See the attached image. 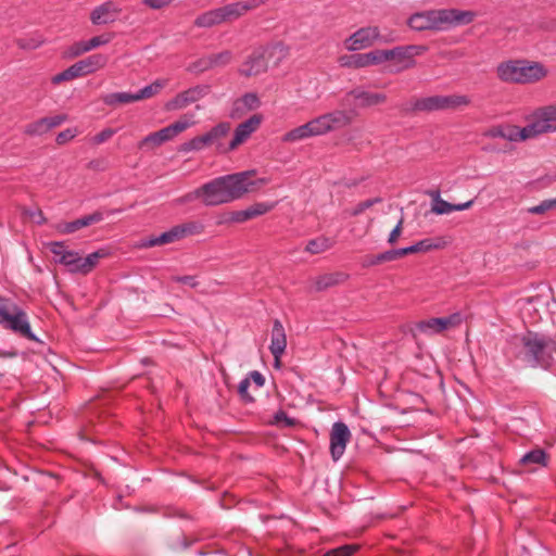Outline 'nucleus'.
Returning <instances> with one entry per match:
<instances>
[{
	"mask_svg": "<svg viewBox=\"0 0 556 556\" xmlns=\"http://www.w3.org/2000/svg\"><path fill=\"white\" fill-rule=\"evenodd\" d=\"M253 170L225 175L201 186L202 203L205 206H217L241 199L254 182L250 177Z\"/></svg>",
	"mask_w": 556,
	"mask_h": 556,
	"instance_id": "nucleus-1",
	"label": "nucleus"
},
{
	"mask_svg": "<svg viewBox=\"0 0 556 556\" xmlns=\"http://www.w3.org/2000/svg\"><path fill=\"white\" fill-rule=\"evenodd\" d=\"M475 16L472 11L458 9L428 10L414 13L407 25L416 31L445 30L453 26L467 25Z\"/></svg>",
	"mask_w": 556,
	"mask_h": 556,
	"instance_id": "nucleus-2",
	"label": "nucleus"
},
{
	"mask_svg": "<svg viewBox=\"0 0 556 556\" xmlns=\"http://www.w3.org/2000/svg\"><path fill=\"white\" fill-rule=\"evenodd\" d=\"M495 72L501 81L518 85L535 84L548 75L545 65L526 59L501 62L497 64Z\"/></svg>",
	"mask_w": 556,
	"mask_h": 556,
	"instance_id": "nucleus-3",
	"label": "nucleus"
},
{
	"mask_svg": "<svg viewBox=\"0 0 556 556\" xmlns=\"http://www.w3.org/2000/svg\"><path fill=\"white\" fill-rule=\"evenodd\" d=\"M520 356L532 367L548 368L556 355V341L551 337L528 332L520 339Z\"/></svg>",
	"mask_w": 556,
	"mask_h": 556,
	"instance_id": "nucleus-4",
	"label": "nucleus"
},
{
	"mask_svg": "<svg viewBox=\"0 0 556 556\" xmlns=\"http://www.w3.org/2000/svg\"><path fill=\"white\" fill-rule=\"evenodd\" d=\"M0 326L30 341H38L31 331L27 313L16 303L5 299H0Z\"/></svg>",
	"mask_w": 556,
	"mask_h": 556,
	"instance_id": "nucleus-5",
	"label": "nucleus"
},
{
	"mask_svg": "<svg viewBox=\"0 0 556 556\" xmlns=\"http://www.w3.org/2000/svg\"><path fill=\"white\" fill-rule=\"evenodd\" d=\"M288 49L285 45L278 42L268 47H260L252 51L240 67V74L247 77L256 76L267 71L268 62L277 56V63L286 58Z\"/></svg>",
	"mask_w": 556,
	"mask_h": 556,
	"instance_id": "nucleus-6",
	"label": "nucleus"
},
{
	"mask_svg": "<svg viewBox=\"0 0 556 556\" xmlns=\"http://www.w3.org/2000/svg\"><path fill=\"white\" fill-rule=\"evenodd\" d=\"M393 31L382 35L379 27L366 26L357 29L344 40V48L350 51H358L371 47L376 42L390 43L395 41Z\"/></svg>",
	"mask_w": 556,
	"mask_h": 556,
	"instance_id": "nucleus-7",
	"label": "nucleus"
},
{
	"mask_svg": "<svg viewBox=\"0 0 556 556\" xmlns=\"http://www.w3.org/2000/svg\"><path fill=\"white\" fill-rule=\"evenodd\" d=\"M108 63V58L103 54H93L71 65L65 71L54 75L51 79L52 84L59 85L66 80L91 74Z\"/></svg>",
	"mask_w": 556,
	"mask_h": 556,
	"instance_id": "nucleus-8",
	"label": "nucleus"
},
{
	"mask_svg": "<svg viewBox=\"0 0 556 556\" xmlns=\"http://www.w3.org/2000/svg\"><path fill=\"white\" fill-rule=\"evenodd\" d=\"M194 122L189 119H179L175 123L160 129L159 131L149 134L139 143V149H153L174 139L177 135L192 126Z\"/></svg>",
	"mask_w": 556,
	"mask_h": 556,
	"instance_id": "nucleus-9",
	"label": "nucleus"
},
{
	"mask_svg": "<svg viewBox=\"0 0 556 556\" xmlns=\"http://www.w3.org/2000/svg\"><path fill=\"white\" fill-rule=\"evenodd\" d=\"M462 321L463 316L460 313H453L446 317L420 320L415 325L413 336L416 337L418 333H420L427 337H432L442 333L450 328L459 326Z\"/></svg>",
	"mask_w": 556,
	"mask_h": 556,
	"instance_id": "nucleus-10",
	"label": "nucleus"
},
{
	"mask_svg": "<svg viewBox=\"0 0 556 556\" xmlns=\"http://www.w3.org/2000/svg\"><path fill=\"white\" fill-rule=\"evenodd\" d=\"M531 116L532 122L528 125L533 138L556 132V104L538 108Z\"/></svg>",
	"mask_w": 556,
	"mask_h": 556,
	"instance_id": "nucleus-11",
	"label": "nucleus"
},
{
	"mask_svg": "<svg viewBox=\"0 0 556 556\" xmlns=\"http://www.w3.org/2000/svg\"><path fill=\"white\" fill-rule=\"evenodd\" d=\"M469 102V98L463 94L433 96L417 100L415 103V109L418 111L455 109L458 106L468 105Z\"/></svg>",
	"mask_w": 556,
	"mask_h": 556,
	"instance_id": "nucleus-12",
	"label": "nucleus"
},
{
	"mask_svg": "<svg viewBox=\"0 0 556 556\" xmlns=\"http://www.w3.org/2000/svg\"><path fill=\"white\" fill-rule=\"evenodd\" d=\"M210 92V86L207 85H198L191 87L185 91L179 92L173 99H170L166 104L165 109L167 111H178L187 108L188 105L198 102L202 98H204Z\"/></svg>",
	"mask_w": 556,
	"mask_h": 556,
	"instance_id": "nucleus-13",
	"label": "nucleus"
},
{
	"mask_svg": "<svg viewBox=\"0 0 556 556\" xmlns=\"http://www.w3.org/2000/svg\"><path fill=\"white\" fill-rule=\"evenodd\" d=\"M428 48L422 45L397 46L389 49V61H396L402 64L401 70L412 68L415 66V56L424 54Z\"/></svg>",
	"mask_w": 556,
	"mask_h": 556,
	"instance_id": "nucleus-14",
	"label": "nucleus"
},
{
	"mask_svg": "<svg viewBox=\"0 0 556 556\" xmlns=\"http://www.w3.org/2000/svg\"><path fill=\"white\" fill-rule=\"evenodd\" d=\"M351 438L348 426L341 421L334 422L330 432V453L334 462L339 460L345 452Z\"/></svg>",
	"mask_w": 556,
	"mask_h": 556,
	"instance_id": "nucleus-15",
	"label": "nucleus"
},
{
	"mask_svg": "<svg viewBox=\"0 0 556 556\" xmlns=\"http://www.w3.org/2000/svg\"><path fill=\"white\" fill-rule=\"evenodd\" d=\"M262 116L260 114H254L249 117L247 121L240 123L233 132V137L228 143V149L232 151L236 150L239 146L244 143L253 132H255L262 123Z\"/></svg>",
	"mask_w": 556,
	"mask_h": 556,
	"instance_id": "nucleus-16",
	"label": "nucleus"
},
{
	"mask_svg": "<svg viewBox=\"0 0 556 556\" xmlns=\"http://www.w3.org/2000/svg\"><path fill=\"white\" fill-rule=\"evenodd\" d=\"M230 130L231 124L229 122L218 123L211 130L203 134L207 147L214 146L216 151L222 154L232 151L231 149H228V144L223 142V139L229 135Z\"/></svg>",
	"mask_w": 556,
	"mask_h": 556,
	"instance_id": "nucleus-17",
	"label": "nucleus"
},
{
	"mask_svg": "<svg viewBox=\"0 0 556 556\" xmlns=\"http://www.w3.org/2000/svg\"><path fill=\"white\" fill-rule=\"evenodd\" d=\"M121 13V9L112 1H106L96 7L90 13L93 25H106L114 23Z\"/></svg>",
	"mask_w": 556,
	"mask_h": 556,
	"instance_id": "nucleus-18",
	"label": "nucleus"
},
{
	"mask_svg": "<svg viewBox=\"0 0 556 556\" xmlns=\"http://www.w3.org/2000/svg\"><path fill=\"white\" fill-rule=\"evenodd\" d=\"M261 2L258 0L239 1L220 7V13L224 23H229L238 20L247 12L256 9Z\"/></svg>",
	"mask_w": 556,
	"mask_h": 556,
	"instance_id": "nucleus-19",
	"label": "nucleus"
},
{
	"mask_svg": "<svg viewBox=\"0 0 556 556\" xmlns=\"http://www.w3.org/2000/svg\"><path fill=\"white\" fill-rule=\"evenodd\" d=\"M287 348V336L280 320L275 319L271 329V340L269 350L274 358L281 357Z\"/></svg>",
	"mask_w": 556,
	"mask_h": 556,
	"instance_id": "nucleus-20",
	"label": "nucleus"
},
{
	"mask_svg": "<svg viewBox=\"0 0 556 556\" xmlns=\"http://www.w3.org/2000/svg\"><path fill=\"white\" fill-rule=\"evenodd\" d=\"M102 219H103V214L100 212H94L90 215H86L76 220L59 224L56 226V230L62 235H68V233H73L84 227H88L92 224L99 223Z\"/></svg>",
	"mask_w": 556,
	"mask_h": 556,
	"instance_id": "nucleus-21",
	"label": "nucleus"
},
{
	"mask_svg": "<svg viewBox=\"0 0 556 556\" xmlns=\"http://www.w3.org/2000/svg\"><path fill=\"white\" fill-rule=\"evenodd\" d=\"M350 94L358 101L361 106H374L384 103L387 96L379 92H369L362 89H354Z\"/></svg>",
	"mask_w": 556,
	"mask_h": 556,
	"instance_id": "nucleus-22",
	"label": "nucleus"
},
{
	"mask_svg": "<svg viewBox=\"0 0 556 556\" xmlns=\"http://www.w3.org/2000/svg\"><path fill=\"white\" fill-rule=\"evenodd\" d=\"M179 240H181V239H180L178 229L176 226H174L169 230H167L159 236H153V237H150L149 239L144 240L141 243V247L152 248V247H156V245H164V244L173 243V242H176Z\"/></svg>",
	"mask_w": 556,
	"mask_h": 556,
	"instance_id": "nucleus-23",
	"label": "nucleus"
},
{
	"mask_svg": "<svg viewBox=\"0 0 556 556\" xmlns=\"http://www.w3.org/2000/svg\"><path fill=\"white\" fill-rule=\"evenodd\" d=\"M503 139L508 140L510 142H519L533 139V137L530 131L529 125L522 128L515 125H504Z\"/></svg>",
	"mask_w": 556,
	"mask_h": 556,
	"instance_id": "nucleus-24",
	"label": "nucleus"
},
{
	"mask_svg": "<svg viewBox=\"0 0 556 556\" xmlns=\"http://www.w3.org/2000/svg\"><path fill=\"white\" fill-rule=\"evenodd\" d=\"M223 23H224V21H223L219 8H216V9H213V10L202 13L194 21V24L198 27H204V28H210L215 25L223 24Z\"/></svg>",
	"mask_w": 556,
	"mask_h": 556,
	"instance_id": "nucleus-25",
	"label": "nucleus"
},
{
	"mask_svg": "<svg viewBox=\"0 0 556 556\" xmlns=\"http://www.w3.org/2000/svg\"><path fill=\"white\" fill-rule=\"evenodd\" d=\"M444 245V242L441 240L434 241L433 239H424L415 244L404 248L405 255L420 252H428L433 249H440Z\"/></svg>",
	"mask_w": 556,
	"mask_h": 556,
	"instance_id": "nucleus-26",
	"label": "nucleus"
},
{
	"mask_svg": "<svg viewBox=\"0 0 556 556\" xmlns=\"http://www.w3.org/2000/svg\"><path fill=\"white\" fill-rule=\"evenodd\" d=\"M102 101L109 106H115L118 104H127L136 101L135 93L130 92H112L102 96Z\"/></svg>",
	"mask_w": 556,
	"mask_h": 556,
	"instance_id": "nucleus-27",
	"label": "nucleus"
},
{
	"mask_svg": "<svg viewBox=\"0 0 556 556\" xmlns=\"http://www.w3.org/2000/svg\"><path fill=\"white\" fill-rule=\"evenodd\" d=\"M168 84V79H156L152 84L141 88L138 92L135 93L136 101H140L143 99H149L157 94L166 85Z\"/></svg>",
	"mask_w": 556,
	"mask_h": 556,
	"instance_id": "nucleus-28",
	"label": "nucleus"
},
{
	"mask_svg": "<svg viewBox=\"0 0 556 556\" xmlns=\"http://www.w3.org/2000/svg\"><path fill=\"white\" fill-rule=\"evenodd\" d=\"M108 255L105 250H99L88 254L86 257H81L80 263V274L87 275L90 273L99 263V261Z\"/></svg>",
	"mask_w": 556,
	"mask_h": 556,
	"instance_id": "nucleus-29",
	"label": "nucleus"
},
{
	"mask_svg": "<svg viewBox=\"0 0 556 556\" xmlns=\"http://www.w3.org/2000/svg\"><path fill=\"white\" fill-rule=\"evenodd\" d=\"M326 116L330 131L337 128L345 127L352 122L351 116L345 111L341 110L327 113Z\"/></svg>",
	"mask_w": 556,
	"mask_h": 556,
	"instance_id": "nucleus-30",
	"label": "nucleus"
},
{
	"mask_svg": "<svg viewBox=\"0 0 556 556\" xmlns=\"http://www.w3.org/2000/svg\"><path fill=\"white\" fill-rule=\"evenodd\" d=\"M340 66L348 68H364L367 67L365 53L345 54L341 55L338 60Z\"/></svg>",
	"mask_w": 556,
	"mask_h": 556,
	"instance_id": "nucleus-31",
	"label": "nucleus"
},
{
	"mask_svg": "<svg viewBox=\"0 0 556 556\" xmlns=\"http://www.w3.org/2000/svg\"><path fill=\"white\" fill-rule=\"evenodd\" d=\"M313 137L308 123H305L299 127L291 129L282 136L283 142H298L307 138Z\"/></svg>",
	"mask_w": 556,
	"mask_h": 556,
	"instance_id": "nucleus-32",
	"label": "nucleus"
},
{
	"mask_svg": "<svg viewBox=\"0 0 556 556\" xmlns=\"http://www.w3.org/2000/svg\"><path fill=\"white\" fill-rule=\"evenodd\" d=\"M343 280V274H326L315 279L314 289L316 291H323L330 287H333Z\"/></svg>",
	"mask_w": 556,
	"mask_h": 556,
	"instance_id": "nucleus-33",
	"label": "nucleus"
},
{
	"mask_svg": "<svg viewBox=\"0 0 556 556\" xmlns=\"http://www.w3.org/2000/svg\"><path fill=\"white\" fill-rule=\"evenodd\" d=\"M50 131L49 125L45 117L27 124L24 134L29 137H40Z\"/></svg>",
	"mask_w": 556,
	"mask_h": 556,
	"instance_id": "nucleus-34",
	"label": "nucleus"
},
{
	"mask_svg": "<svg viewBox=\"0 0 556 556\" xmlns=\"http://www.w3.org/2000/svg\"><path fill=\"white\" fill-rule=\"evenodd\" d=\"M546 463V455L543 450H532L528 453H526L520 458V464L523 466H531V465H542L545 466Z\"/></svg>",
	"mask_w": 556,
	"mask_h": 556,
	"instance_id": "nucleus-35",
	"label": "nucleus"
},
{
	"mask_svg": "<svg viewBox=\"0 0 556 556\" xmlns=\"http://www.w3.org/2000/svg\"><path fill=\"white\" fill-rule=\"evenodd\" d=\"M307 123L313 137L321 136L330 131L326 114L313 118Z\"/></svg>",
	"mask_w": 556,
	"mask_h": 556,
	"instance_id": "nucleus-36",
	"label": "nucleus"
},
{
	"mask_svg": "<svg viewBox=\"0 0 556 556\" xmlns=\"http://www.w3.org/2000/svg\"><path fill=\"white\" fill-rule=\"evenodd\" d=\"M180 239L188 236L199 235L203 231V225L198 222H188L180 225H176Z\"/></svg>",
	"mask_w": 556,
	"mask_h": 556,
	"instance_id": "nucleus-37",
	"label": "nucleus"
},
{
	"mask_svg": "<svg viewBox=\"0 0 556 556\" xmlns=\"http://www.w3.org/2000/svg\"><path fill=\"white\" fill-rule=\"evenodd\" d=\"M331 247L329 239L320 237L309 240L305 250L312 254H319L327 251Z\"/></svg>",
	"mask_w": 556,
	"mask_h": 556,
	"instance_id": "nucleus-38",
	"label": "nucleus"
},
{
	"mask_svg": "<svg viewBox=\"0 0 556 556\" xmlns=\"http://www.w3.org/2000/svg\"><path fill=\"white\" fill-rule=\"evenodd\" d=\"M365 55L367 67L379 65L389 61V50H372L365 53Z\"/></svg>",
	"mask_w": 556,
	"mask_h": 556,
	"instance_id": "nucleus-39",
	"label": "nucleus"
},
{
	"mask_svg": "<svg viewBox=\"0 0 556 556\" xmlns=\"http://www.w3.org/2000/svg\"><path fill=\"white\" fill-rule=\"evenodd\" d=\"M81 256L76 251H70L65 258H63L62 265H64L68 271L73 274H80V263Z\"/></svg>",
	"mask_w": 556,
	"mask_h": 556,
	"instance_id": "nucleus-40",
	"label": "nucleus"
},
{
	"mask_svg": "<svg viewBox=\"0 0 556 556\" xmlns=\"http://www.w3.org/2000/svg\"><path fill=\"white\" fill-rule=\"evenodd\" d=\"M50 252L54 255L55 263L62 264L63 258L67 255L71 250H67L64 242L53 241L47 244Z\"/></svg>",
	"mask_w": 556,
	"mask_h": 556,
	"instance_id": "nucleus-41",
	"label": "nucleus"
},
{
	"mask_svg": "<svg viewBox=\"0 0 556 556\" xmlns=\"http://www.w3.org/2000/svg\"><path fill=\"white\" fill-rule=\"evenodd\" d=\"M206 141L204 135L192 138L191 140L185 142L180 147L181 152H191V151H201L206 148Z\"/></svg>",
	"mask_w": 556,
	"mask_h": 556,
	"instance_id": "nucleus-42",
	"label": "nucleus"
},
{
	"mask_svg": "<svg viewBox=\"0 0 556 556\" xmlns=\"http://www.w3.org/2000/svg\"><path fill=\"white\" fill-rule=\"evenodd\" d=\"M274 206H275V204L262 202V203H255V204L249 206L247 210H248L250 219H252L257 216L266 214L267 212L271 211L274 208Z\"/></svg>",
	"mask_w": 556,
	"mask_h": 556,
	"instance_id": "nucleus-43",
	"label": "nucleus"
},
{
	"mask_svg": "<svg viewBox=\"0 0 556 556\" xmlns=\"http://www.w3.org/2000/svg\"><path fill=\"white\" fill-rule=\"evenodd\" d=\"M242 104L247 110H255L260 106L261 102L256 93H245L241 97L236 105Z\"/></svg>",
	"mask_w": 556,
	"mask_h": 556,
	"instance_id": "nucleus-44",
	"label": "nucleus"
},
{
	"mask_svg": "<svg viewBox=\"0 0 556 556\" xmlns=\"http://www.w3.org/2000/svg\"><path fill=\"white\" fill-rule=\"evenodd\" d=\"M378 202H380V199H378V198L369 199V200L359 202L358 204H356L354 207H352L350 210H346L345 213L349 214L350 216H357Z\"/></svg>",
	"mask_w": 556,
	"mask_h": 556,
	"instance_id": "nucleus-45",
	"label": "nucleus"
},
{
	"mask_svg": "<svg viewBox=\"0 0 556 556\" xmlns=\"http://www.w3.org/2000/svg\"><path fill=\"white\" fill-rule=\"evenodd\" d=\"M197 200H201L202 201V193H201V187L177 198L174 200V203L176 205H185L187 203H191V202H194Z\"/></svg>",
	"mask_w": 556,
	"mask_h": 556,
	"instance_id": "nucleus-46",
	"label": "nucleus"
},
{
	"mask_svg": "<svg viewBox=\"0 0 556 556\" xmlns=\"http://www.w3.org/2000/svg\"><path fill=\"white\" fill-rule=\"evenodd\" d=\"M215 67L211 55L201 58L198 62L193 63L189 71L191 72H204Z\"/></svg>",
	"mask_w": 556,
	"mask_h": 556,
	"instance_id": "nucleus-47",
	"label": "nucleus"
},
{
	"mask_svg": "<svg viewBox=\"0 0 556 556\" xmlns=\"http://www.w3.org/2000/svg\"><path fill=\"white\" fill-rule=\"evenodd\" d=\"M431 212L437 215L450 214L453 212V204L443 199L438 200L437 203H432Z\"/></svg>",
	"mask_w": 556,
	"mask_h": 556,
	"instance_id": "nucleus-48",
	"label": "nucleus"
},
{
	"mask_svg": "<svg viewBox=\"0 0 556 556\" xmlns=\"http://www.w3.org/2000/svg\"><path fill=\"white\" fill-rule=\"evenodd\" d=\"M78 135L77 128H67L63 131H60L56 135L55 141L59 146H63L68 141L73 140Z\"/></svg>",
	"mask_w": 556,
	"mask_h": 556,
	"instance_id": "nucleus-49",
	"label": "nucleus"
},
{
	"mask_svg": "<svg viewBox=\"0 0 556 556\" xmlns=\"http://www.w3.org/2000/svg\"><path fill=\"white\" fill-rule=\"evenodd\" d=\"M248 210L235 211L229 214L228 217L223 218L219 223L232 222V223H244L249 220Z\"/></svg>",
	"mask_w": 556,
	"mask_h": 556,
	"instance_id": "nucleus-50",
	"label": "nucleus"
},
{
	"mask_svg": "<svg viewBox=\"0 0 556 556\" xmlns=\"http://www.w3.org/2000/svg\"><path fill=\"white\" fill-rule=\"evenodd\" d=\"M357 549V545H343L328 551L324 556H351Z\"/></svg>",
	"mask_w": 556,
	"mask_h": 556,
	"instance_id": "nucleus-51",
	"label": "nucleus"
},
{
	"mask_svg": "<svg viewBox=\"0 0 556 556\" xmlns=\"http://www.w3.org/2000/svg\"><path fill=\"white\" fill-rule=\"evenodd\" d=\"M214 66H223L230 62L232 55L230 51H223L217 54H212Z\"/></svg>",
	"mask_w": 556,
	"mask_h": 556,
	"instance_id": "nucleus-52",
	"label": "nucleus"
},
{
	"mask_svg": "<svg viewBox=\"0 0 556 556\" xmlns=\"http://www.w3.org/2000/svg\"><path fill=\"white\" fill-rule=\"evenodd\" d=\"M41 38L18 39L17 45L22 49L34 50L41 46Z\"/></svg>",
	"mask_w": 556,
	"mask_h": 556,
	"instance_id": "nucleus-53",
	"label": "nucleus"
},
{
	"mask_svg": "<svg viewBox=\"0 0 556 556\" xmlns=\"http://www.w3.org/2000/svg\"><path fill=\"white\" fill-rule=\"evenodd\" d=\"M111 38H112L111 36H106V35L92 37L91 39L86 41L88 45L87 48H89L91 51L100 46L109 43L111 41Z\"/></svg>",
	"mask_w": 556,
	"mask_h": 556,
	"instance_id": "nucleus-54",
	"label": "nucleus"
},
{
	"mask_svg": "<svg viewBox=\"0 0 556 556\" xmlns=\"http://www.w3.org/2000/svg\"><path fill=\"white\" fill-rule=\"evenodd\" d=\"M115 132L116 131L112 128H105L92 138V142L94 144H101L111 139L115 135Z\"/></svg>",
	"mask_w": 556,
	"mask_h": 556,
	"instance_id": "nucleus-55",
	"label": "nucleus"
},
{
	"mask_svg": "<svg viewBox=\"0 0 556 556\" xmlns=\"http://www.w3.org/2000/svg\"><path fill=\"white\" fill-rule=\"evenodd\" d=\"M250 379L249 378H244L243 380H241L239 382V386H238V392L240 394V396L245 401V402H252L253 399L252 396L249 394L248 390L250 388Z\"/></svg>",
	"mask_w": 556,
	"mask_h": 556,
	"instance_id": "nucleus-56",
	"label": "nucleus"
},
{
	"mask_svg": "<svg viewBox=\"0 0 556 556\" xmlns=\"http://www.w3.org/2000/svg\"><path fill=\"white\" fill-rule=\"evenodd\" d=\"M403 217L397 222V224L395 225V227L392 229V231L390 232L389 237H388V243L393 245L397 242L401 233H402V230H403Z\"/></svg>",
	"mask_w": 556,
	"mask_h": 556,
	"instance_id": "nucleus-57",
	"label": "nucleus"
},
{
	"mask_svg": "<svg viewBox=\"0 0 556 556\" xmlns=\"http://www.w3.org/2000/svg\"><path fill=\"white\" fill-rule=\"evenodd\" d=\"M45 118L49 125L50 130H52L53 128L59 127L63 123H65L67 121V115L66 114H58L54 116H47Z\"/></svg>",
	"mask_w": 556,
	"mask_h": 556,
	"instance_id": "nucleus-58",
	"label": "nucleus"
},
{
	"mask_svg": "<svg viewBox=\"0 0 556 556\" xmlns=\"http://www.w3.org/2000/svg\"><path fill=\"white\" fill-rule=\"evenodd\" d=\"M551 210L552 208H551V205H549V201L548 200H544L540 204L529 207L528 208V213L529 214H533V215H541V214H544L545 212L551 211Z\"/></svg>",
	"mask_w": 556,
	"mask_h": 556,
	"instance_id": "nucleus-59",
	"label": "nucleus"
},
{
	"mask_svg": "<svg viewBox=\"0 0 556 556\" xmlns=\"http://www.w3.org/2000/svg\"><path fill=\"white\" fill-rule=\"evenodd\" d=\"M403 250H404V248H400V249H393V250L383 252L386 262H392L400 257L405 256V252Z\"/></svg>",
	"mask_w": 556,
	"mask_h": 556,
	"instance_id": "nucleus-60",
	"label": "nucleus"
},
{
	"mask_svg": "<svg viewBox=\"0 0 556 556\" xmlns=\"http://www.w3.org/2000/svg\"><path fill=\"white\" fill-rule=\"evenodd\" d=\"M87 47H88V45L86 41H79V42L74 43L71 48V55L78 56L83 53L89 52L90 49Z\"/></svg>",
	"mask_w": 556,
	"mask_h": 556,
	"instance_id": "nucleus-61",
	"label": "nucleus"
},
{
	"mask_svg": "<svg viewBox=\"0 0 556 556\" xmlns=\"http://www.w3.org/2000/svg\"><path fill=\"white\" fill-rule=\"evenodd\" d=\"M174 0H143V3L154 10L162 9L170 4Z\"/></svg>",
	"mask_w": 556,
	"mask_h": 556,
	"instance_id": "nucleus-62",
	"label": "nucleus"
},
{
	"mask_svg": "<svg viewBox=\"0 0 556 556\" xmlns=\"http://www.w3.org/2000/svg\"><path fill=\"white\" fill-rule=\"evenodd\" d=\"M386 260H384V255H383V252L382 253H379L375 256H370V257H367L364 262V266H376L378 264H381V263H384Z\"/></svg>",
	"mask_w": 556,
	"mask_h": 556,
	"instance_id": "nucleus-63",
	"label": "nucleus"
},
{
	"mask_svg": "<svg viewBox=\"0 0 556 556\" xmlns=\"http://www.w3.org/2000/svg\"><path fill=\"white\" fill-rule=\"evenodd\" d=\"M174 280L177 282L184 283V285H188L191 288H195L198 286V281H197L195 277H193V276L174 277Z\"/></svg>",
	"mask_w": 556,
	"mask_h": 556,
	"instance_id": "nucleus-64",
	"label": "nucleus"
}]
</instances>
